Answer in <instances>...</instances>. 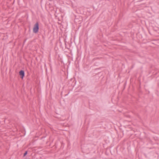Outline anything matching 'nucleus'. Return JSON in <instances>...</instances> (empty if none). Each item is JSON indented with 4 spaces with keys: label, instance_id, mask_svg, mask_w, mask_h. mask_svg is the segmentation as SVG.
Wrapping results in <instances>:
<instances>
[{
    "label": "nucleus",
    "instance_id": "nucleus-1",
    "mask_svg": "<svg viewBox=\"0 0 159 159\" xmlns=\"http://www.w3.org/2000/svg\"><path fill=\"white\" fill-rule=\"evenodd\" d=\"M39 29V25L38 22H37L34 25L33 29V32L36 33L38 32Z\"/></svg>",
    "mask_w": 159,
    "mask_h": 159
},
{
    "label": "nucleus",
    "instance_id": "nucleus-2",
    "mask_svg": "<svg viewBox=\"0 0 159 159\" xmlns=\"http://www.w3.org/2000/svg\"><path fill=\"white\" fill-rule=\"evenodd\" d=\"M19 74L21 76V79H23L25 75L24 71L23 70H21L19 72Z\"/></svg>",
    "mask_w": 159,
    "mask_h": 159
},
{
    "label": "nucleus",
    "instance_id": "nucleus-3",
    "mask_svg": "<svg viewBox=\"0 0 159 159\" xmlns=\"http://www.w3.org/2000/svg\"><path fill=\"white\" fill-rule=\"evenodd\" d=\"M27 153V151H26L25 152V153H24V154L23 156L24 157L26 155Z\"/></svg>",
    "mask_w": 159,
    "mask_h": 159
}]
</instances>
